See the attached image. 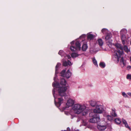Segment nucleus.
Listing matches in <instances>:
<instances>
[{"label": "nucleus", "instance_id": "a19ab883", "mask_svg": "<svg viewBox=\"0 0 131 131\" xmlns=\"http://www.w3.org/2000/svg\"><path fill=\"white\" fill-rule=\"evenodd\" d=\"M130 60L131 61V58H130Z\"/></svg>", "mask_w": 131, "mask_h": 131}, {"label": "nucleus", "instance_id": "6ab92c4d", "mask_svg": "<svg viewBox=\"0 0 131 131\" xmlns=\"http://www.w3.org/2000/svg\"><path fill=\"white\" fill-rule=\"evenodd\" d=\"M87 37L88 39L91 40L94 38V36L92 34H88L87 35Z\"/></svg>", "mask_w": 131, "mask_h": 131}, {"label": "nucleus", "instance_id": "f8f14e48", "mask_svg": "<svg viewBox=\"0 0 131 131\" xmlns=\"http://www.w3.org/2000/svg\"><path fill=\"white\" fill-rule=\"evenodd\" d=\"M97 127L98 129L101 130H104L106 128V126L104 125H98Z\"/></svg>", "mask_w": 131, "mask_h": 131}, {"label": "nucleus", "instance_id": "ddd939ff", "mask_svg": "<svg viewBox=\"0 0 131 131\" xmlns=\"http://www.w3.org/2000/svg\"><path fill=\"white\" fill-rule=\"evenodd\" d=\"M121 35H125L127 32V30L125 29H122L120 32Z\"/></svg>", "mask_w": 131, "mask_h": 131}, {"label": "nucleus", "instance_id": "5701e85b", "mask_svg": "<svg viewBox=\"0 0 131 131\" xmlns=\"http://www.w3.org/2000/svg\"><path fill=\"white\" fill-rule=\"evenodd\" d=\"M90 104L92 106H94L96 104V102L94 101H91L90 102Z\"/></svg>", "mask_w": 131, "mask_h": 131}, {"label": "nucleus", "instance_id": "6e6552de", "mask_svg": "<svg viewBox=\"0 0 131 131\" xmlns=\"http://www.w3.org/2000/svg\"><path fill=\"white\" fill-rule=\"evenodd\" d=\"M121 35V39L122 41V43L124 45L125 43V41L127 39L125 35Z\"/></svg>", "mask_w": 131, "mask_h": 131}, {"label": "nucleus", "instance_id": "c9c22d12", "mask_svg": "<svg viewBox=\"0 0 131 131\" xmlns=\"http://www.w3.org/2000/svg\"><path fill=\"white\" fill-rule=\"evenodd\" d=\"M67 57L68 59H69L71 58V57L69 55H67Z\"/></svg>", "mask_w": 131, "mask_h": 131}, {"label": "nucleus", "instance_id": "9d476101", "mask_svg": "<svg viewBox=\"0 0 131 131\" xmlns=\"http://www.w3.org/2000/svg\"><path fill=\"white\" fill-rule=\"evenodd\" d=\"M74 103L73 101L71 99H69L68 100L66 103L67 106L68 107L72 106L74 104Z\"/></svg>", "mask_w": 131, "mask_h": 131}, {"label": "nucleus", "instance_id": "cd10ccee", "mask_svg": "<svg viewBox=\"0 0 131 131\" xmlns=\"http://www.w3.org/2000/svg\"><path fill=\"white\" fill-rule=\"evenodd\" d=\"M107 119L108 120L111 121L112 120V117L110 115H108L106 117Z\"/></svg>", "mask_w": 131, "mask_h": 131}, {"label": "nucleus", "instance_id": "0eeeda50", "mask_svg": "<svg viewBox=\"0 0 131 131\" xmlns=\"http://www.w3.org/2000/svg\"><path fill=\"white\" fill-rule=\"evenodd\" d=\"M100 118L98 116L96 117H94L92 118H91L90 120V122L92 123H96L97 122L100 121Z\"/></svg>", "mask_w": 131, "mask_h": 131}, {"label": "nucleus", "instance_id": "7ed1b4c3", "mask_svg": "<svg viewBox=\"0 0 131 131\" xmlns=\"http://www.w3.org/2000/svg\"><path fill=\"white\" fill-rule=\"evenodd\" d=\"M74 43V41H73L71 42L72 46H70V49L72 51H79L81 49L80 45V43L78 41L75 42V47L73 46V45Z\"/></svg>", "mask_w": 131, "mask_h": 131}, {"label": "nucleus", "instance_id": "a211bd4d", "mask_svg": "<svg viewBox=\"0 0 131 131\" xmlns=\"http://www.w3.org/2000/svg\"><path fill=\"white\" fill-rule=\"evenodd\" d=\"M99 44L100 46H102L103 43V41L101 39H99L98 40Z\"/></svg>", "mask_w": 131, "mask_h": 131}, {"label": "nucleus", "instance_id": "ea45409f", "mask_svg": "<svg viewBox=\"0 0 131 131\" xmlns=\"http://www.w3.org/2000/svg\"><path fill=\"white\" fill-rule=\"evenodd\" d=\"M55 104H56V103L55 102Z\"/></svg>", "mask_w": 131, "mask_h": 131}, {"label": "nucleus", "instance_id": "473e14b6", "mask_svg": "<svg viewBox=\"0 0 131 131\" xmlns=\"http://www.w3.org/2000/svg\"><path fill=\"white\" fill-rule=\"evenodd\" d=\"M122 122L124 124L127 123L126 121L124 119H122Z\"/></svg>", "mask_w": 131, "mask_h": 131}, {"label": "nucleus", "instance_id": "a878e982", "mask_svg": "<svg viewBox=\"0 0 131 131\" xmlns=\"http://www.w3.org/2000/svg\"><path fill=\"white\" fill-rule=\"evenodd\" d=\"M102 31L103 33H107L108 30L107 29H106L104 28L102 29Z\"/></svg>", "mask_w": 131, "mask_h": 131}, {"label": "nucleus", "instance_id": "2eb2a0df", "mask_svg": "<svg viewBox=\"0 0 131 131\" xmlns=\"http://www.w3.org/2000/svg\"><path fill=\"white\" fill-rule=\"evenodd\" d=\"M116 46L117 48L121 50V51H122V50H123V47L121 44L119 43L117 44L116 45Z\"/></svg>", "mask_w": 131, "mask_h": 131}, {"label": "nucleus", "instance_id": "393cba45", "mask_svg": "<svg viewBox=\"0 0 131 131\" xmlns=\"http://www.w3.org/2000/svg\"><path fill=\"white\" fill-rule=\"evenodd\" d=\"M66 71V70H62L61 73V75L63 77H65V73Z\"/></svg>", "mask_w": 131, "mask_h": 131}, {"label": "nucleus", "instance_id": "e433bc0d", "mask_svg": "<svg viewBox=\"0 0 131 131\" xmlns=\"http://www.w3.org/2000/svg\"><path fill=\"white\" fill-rule=\"evenodd\" d=\"M127 68H129V69H130L131 68V67L130 66H129L127 67Z\"/></svg>", "mask_w": 131, "mask_h": 131}, {"label": "nucleus", "instance_id": "4c0bfd02", "mask_svg": "<svg viewBox=\"0 0 131 131\" xmlns=\"http://www.w3.org/2000/svg\"><path fill=\"white\" fill-rule=\"evenodd\" d=\"M87 124V123H85V124H84V125H86Z\"/></svg>", "mask_w": 131, "mask_h": 131}, {"label": "nucleus", "instance_id": "bb28decb", "mask_svg": "<svg viewBox=\"0 0 131 131\" xmlns=\"http://www.w3.org/2000/svg\"><path fill=\"white\" fill-rule=\"evenodd\" d=\"M93 63L94 64V65L96 66H97V62L95 60L94 58H93Z\"/></svg>", "mask_w": 131, "mask_h": 131}, {"label": "nucleus", "instance_id": "c756f323", "mask_svg": "<svg viewBox=\"0 0 131 131\" xmlns=\"http://www.w3.org/2000/svg\"><path fill=\"white\" fill-rule=\"evenodd\" d=\"M123 95L125 97H128V96L126 93L124 92H123L122 93Z\"/></svg>", "mask_w": 131, "mask_h": 131}, {"label": "nucleus", "instance_id": "423d86ee", "mask_svg": "<svg viewBox=\"0 0 131 131\" xmlns=\"http://www.w3.org/2000/svg\"><path fill=\"white\" fill-rule=\"evenodd\" d=\"M112 37V35L111 33H107L106 35L105 36V39L107 42H108L110 43H111L112 40L111 39Z\"/></svg>", "mask_w": 131, "mask_h": 131}, {"label": "nucleus", "instance_id": "f03ea898", "mask_svg": "<svg viewBox=\"0 0 131 131\" xmlns=\"http://www.w3.org/2000/svg\"><path fill=\"white\" fill-rule=\"evenodd\" d=\"M86 108L84 105L78 104H75L72 109L74 113L79 114L84 111Z\"/></svg>", "mask_w": 131, "mask_h": 131}, {"label": "nucleus", "instance_id": "412c9836", "mask_svg": "<svg viewBox=\"0 0 131 131\" xmlns=\"http://www.w3.org/2000/svg\"><path fill=\"white\" fill-rule=\"evenodd\" d=\"M79 55L76 53L74 52L72 53L71 54V56L73 58H75L77 57Z\"/></svg>", "mask_w": 131, "mask_h": 131}, {"label": "nucleus", "instance_id": "58836bf2", "mask_svg": "<svg viewBox=\"0 0 131 131\" xmlns=\"http://www.w3.org/2000/svg\"><path fill=\"white\" fill-rule=\"evenodd\" d=\"M130 45H131V41H130Z\"/></svg>", "mask_w": 131, "mask_h": 131}, {"label": "nucleus", "instance_id": "39448f33", "mask_svg": "<svg viewBox=\"0 0 131 131\" xmlns=\"http://www.w3.org/2000/svg\"><path fill=\"white\" fill-rule=\"evenodd\" d=\"M103 110L102 106L97 105L96 106V108L94 110L93 112L95 113H101Z\"/></svg>", "mask_w": 131, "mask_h": 131}, {"label": "nucleus", "instance_id": "c85d7f7f", "mask_svg": "<svg viewBox=\"0 0 131 131\" xmlns=\"http://www.w3.org/2000/svg\"><path fill=\"white\" fill-rule=\"evenodd\" d=\"M100 66L102 68H104L105 66V64L103 62H101L100 64Z\"/></svg>", "mask_w": 131, "mask_h": 131}, {"label": "nucleus", "instance_id": "f704fd0d", "mask_svg": "<svg viewBox=\"0 0 131 131\" xmlns=\"http://www.w3.org/2000/svg\"><path fill=\"white\" fill-rule=\"evenodd\" d=\"M128 95L131 97V93L130 92L128 93H127Z\"/></svg>", "mask_w": 131, "mask_h": 131}, {"label": "nucleus", "instance_id": "2f4dec72", "mask_svg": "<svg viewBox=\"0 0 131 131\" xmlns=\"http://www.w3.org/2000/svg\"><path fill=\"white\" fill-rule=\"evenodd\" d=\"M125 127H127V128H128V129H129L130 130H131V128H130L128 126V124H127V123H126V124H124Z\"/></svg>", "mask_w": 131, "mask_h": 131}, {"label": "nucleus", "instance_id": "b1692460", "mask_svg": "<svg viewBox=\"0 0 131 131\" xmlns=\"http://www.w3.org/2000/svg\"><path fill=\"white\" fill-rule=\"evenodd\" d=\"M115 121L118 124H120L121 122V120L118 118L116 119H115Z\"/></svg>", "mask_w": 131, "mask_h": 131}, {"label": "nucleus", "instance_id": "7c9ffc66", "mask_svg": "<svg viewBox=\"0 0 131 131\" xmlns=\"http://www.w3.org/2000/svg\"><path fill=\"white\" fill-rule=\"evenodd\" d=\"M127 78L128 79L131 80V75L129 74H128L127 76Z\"/></svg>", "mask_w": 131, "mask_h": 131}, {"label": "nucleus", "instance_id": "aec40b11", "mask_svg": "<svg viewBox=\"0 0 131 131\" xmlns=\"http://www.w3.org/2000/svg\"><path fill=\"white\" fill-rule=\"evenodd\" d=\"M58 100L59 101L58 103L59 104V106H60L61 104L63 102V100L62 98L61 97L58 98Z\"/></svg>", "mask_w": 131, "mask_h": 131}, {"label": "nucleus", "instance_id": "dca6fc26", "mask_svg": "<svg viewBox=\"0 0 131 131\" xmlns=\"http://www.w3.org/2000/svg\"><path fill=\"white\" fill-rule=\"evenodd\" d=\"M112 112L111 113V115L113 117H115L117 116V115L115 112V109L114 108L112 109Z\"/></svg>", "mask_w": 131, "mask_h": 131}, {"label": "nucleus", "instance_id": "1a4fd4ad", "mask_svg": "<svg viewBox=\"0 0 131 131\" xmlns=\"http://www.w3.org/2000/svg\"><path fill=\"white\" fill-rule=\"evenodd\" d=\"M72 64L71 62L69 60H68L67 62L65 60H63L62 65L66 67L68 66V65L70 66Z\"/></svg>", "mask_w": 131, "mask_h": 131}, {"label": "nucleus", "instance_id": "4468645a", "mask_svg": "<svg viewBox=\"0 0 131 131\" xmlns=\"http://www.w3.org/2000/svg\"><path fill=\"white\" fill-rule=\"evenodd\" d=\"M71 75V73L70 72L69 70H68L65 75V77L67 78H69Z\"/></svg>", "mask_w": 131, "mask_h": 131}, {"label": "nucleus", "instance_id": "72a5a7b5", "mask_svg": "<svg viewBox=\"0 0 131 131\" xmlns=\"http://www.w3.org/2000/svg\"><path fill=\"white\" fill-rule=\"evenodd\" d=\"M60 65V64H57V65L56 66V68H58L59 66Z\"/></svg>", "mask_w": 131, "mask_h": 131}, {"label": "nucleus", "instance_id": "20e7f679", "mask_svg": "<svg viewBox=\"0 0 131 131\" xmlns=\"http://www.w3.org/2000/svg\"><path fill=\"white\" fill-rule=\"evenodd\" d=\"M122 52V51H121L119 50H115L114 51V55L115 56V57L117 59L118 62L119 61V59L121 57Z\"/></svg>", "mask_w": 131, "mask_h": 131}, {"label": "nucleus", "instance_id": "f257e3e1", "mask_svg": "<svg viewBox=\"0 0 131 131\" xmlns=\"http://www.w3.org/2000/svg\"><path fill=\"white\" fill-rule=\"evenodd\" d=\"M60 84L58 83H53L52 84L53 86L58 88V91L59 95L61 96H63L66 95V91L67 90V88L65 86L66 83V81L63 78L61 79Z\"/></svg>", "mask_w": 131, "mask_h": 131}, {"label": "nucleus", "instance_id": "9b49d317", "mask_svg": "<svg viewBox=\"0 0 131 131\" xmlns=\"http://www.w3.org/2000/svg\"><path fill=\"white\" fill-rule=\"evenodd\" d=\"M120 64L122 67H123L126 64V61L124 60L123 57L120 60Z\"/></svg>", "mask_w": 131, "mask_h": 131}, {"label": "nucleus", "instance_id": "f3484780", "mask_svg": "<svg viewBox=\"0 0 131 131\" xmlns=\"http://www.w3.org/2000/svg\"><path fill=\"white\" fill-rule=\"evenodd\" d=\"M88 48V47L86 44H83L82 47V50L83 51H85Z\"/></svg>", "mask_w": 131, "mask_h": 131}, {"label": "nucleus", "instance_id": "4be33fe9", "mask_svg": "<svg viewBox=\"0 0 131 131\" xmlns=\"http://www.w3.org/2000/svg\"><path fill=\"white\" fill-rule=\"evenodd\" d=\"M124 49L125 51L127 53H128L130 51L129 50L128 48L125 45L124 46Z\"/></svg>", "mask_w": 131, "mask_h": 131}]
</instances>
